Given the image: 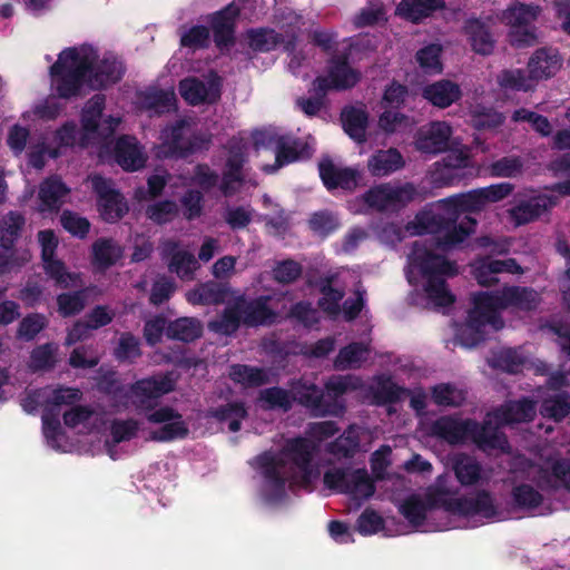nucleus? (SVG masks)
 <instances>
[{"mask_svg": "<svg viewBox=\"0 0 570 570\" xmlns=\"http://www.w3.org/2000/svg\"><path fill=\"white\" fill-rule=\"evenodd\" d=\"M485 204L482 188L440 199L434 204L435 209L417 213L414 219L405 225V232L412 236L442 233V236L434 237V243L438 248L446 250L475 233L476 220L471 216H464L458 223L459 212H479Z\"/></svg>", "mask_w": 570, "mask_h": 570, "instance_id": "nucleus-1", "label": "nucleus"}, {"mask_svg": "<svg viewBox=\"0 0 570 570\" xmlns=\"http://www.w3.org/2000/svg\"><path fill=\"white\" fill-rule=\"evenodd\" d=\"M125 73L121 60L112 55L98 62V53L91 46L67 48L50 67L52 82L61 98L77 96L83 80L91 89H104L118 82Z\"/></svg>", "mask_w": 570, "mask_h": 570, "instance_id": "nucleus-2", "label": "nucleus"}, {"mask_svg": "<svg viewBox=\"0 0 570 570\" xmlns=\"http://www.w3.org/2000/svg\"><path fill=\"white\" fill-rule=\"evenodd\" d=\"M541 302L540 294L532 287L510 285L492 292L473 295V308L469 313L468 327L460 335L463 346L473 347L483 340L482 328L487 325L494 331L503 328V309L530 312Z\"/></svg>", "mask_w": 570, "mask_h": 570, "instance_id": "nucleus-3", "label": "nucleus"}, {"mask_svg": "<svg viewBox=\"0 0 570 570\" xmlns=\"http://www.w3.org/2000/svg\"><path fill=\"white\" fill-rule=\"evenodd\" d=\"M317 443L305 438L288 440L277 454L264 452L255 458L253 465L265 479L264 492L268 500L279 499L285 492L286 481L296 474L309 482L315 473L312 459L317 451Z\"/></svg>", "mask_w": 570, "mask_h": 570, "instance_id": "nucleus-4", "label": "nucleus"}, {"mask_svg": "<svg viewBox=\"0 0 570 570\" xmlns=\"http://www.w3.org/2000/svg\"><path fill=\"white\" fill-rule=\"evenodd\" d=\"M431 433L449 444H461L472 440L483 451L509 449V442L503 433H499L489 424H480L473 420L442 416L432 423Z\"/></svg>", "mask_w": 570, "mask_h": 570, "instance_id": "nucleus-5", "label": "nucleus"}, {"mask_svg": "<svg viewBox=\"0 0 570 570\" xmlns=\"http://www.w3.org/2000/svg\"><path fill=\"white\" fill-rule=\"evenodd\" d=\"M412 261L426 278L425 291L429 298L438 306H449L454 302V296L446 287L445 277L458 274L455 263L444 256L433 253L425 243L413 244Z\"/></svg>", "mask_w": 570, "mask_h": 570, "instance_id": "nucleus-6", "label": "nucleus"}, {"mask_svg": "<svg viewBox=\"0 0 570 570\" xmlns=\"http://www.w3.org/2000/svg\"><path fill=\"white\" fill-rule=\"evenodd\" d=\"M426 197V191L413 183H382L371 187L362 195L363 202L373 210L394 214L415 200Z\"/></svg>", "mask_w": 570, "mask_h": 570, "instance_id": "nucleus-7", "label": "nucleus"}, {"mask_svg": "<svg viewBox=\"0 0 570 570\" xmlns=\"http://www.w3.org/2000/svg\"><path fill=\"white\" fill-rule=\"evenodd\" d=\"M254 146L259 148H274L275 163L264 166L267 174L276 173L281 167L291 163L307 159L312 156L311 146L291 135H281L273 130L256 131L253 135Z\"/></svg>", "mask_w": 570, "mask_h": 570, "instance_id": "nucleus-8", "label": "nucleus"}, {"mask_svg": "<svg viewBox=\"0 0 570 570\" xmlns=\"http://www.w3.org/2000/svg\"><path fill=\"white\" fill-rule=\"evenodd\" d=\"M540 13V7L515 2L503 10L501 20L510 27L509 41L512 46L522 48L537 43L533 22Z\"/></svg>", "mask_w": 570, "mask_h": 570, "instance_id": "nucleus-9", "label": "nucleus"}, {"mask_svg": "<svg viewBox=\"0 0 570 570\" xmlns=\"http://www.w3.org/2000/svg\"><path fill=\"white\" fill-rule=\"evenodd\" d=\"M324 484L355 500L368 499L375 491L374 483L365 469H331L324 474Z\"/></svg>", "mask_w": 570, "mask_h": 570, "instance_id": "nucleus-10", "label": "nucleus"}, {"mask_svg": "<svg viewBox=\"0 0 570 570\" xmlns=\"http://www.w3.org/2000/svg\"><path fill=\"white\" fill-rule=\"evenodd\" d=\"M81 392L78 389L58 387L56 390H47L48 406L42 414V431L47 443L52 449L61 448L59 441L62 439V432L59 421V412L56 406L70 405L79 401Z\"/></svg>", "mask_w": 570, "mask_h": 570, "instance_id": "nucleus-11", "label": "nucleus"}, {"mask_svg": "<svg viewBox=\"0 0 570 570\" xmlns=\"http://www.w3.org/2000/svg\"><path fill=\"white\" fill-rule=\"evenodd\" d=\"M159 155L165 158H184L197 148V141L188 120L180 119L161 130Z\"/></svg>", "mask_w": 570, "mask_h": 570, "instance_id": "nucleus-12", "label": "nucleus"}, {"mask_svg": "<svg viewBox=\"0 0 570 570\" xmlns=\"http://www.w3.org/2000/svg\"><path fill=\"white\" fill-rule=\"evenodd\" d=\"M360 79V72L351 68L346 56H335L328 62L327 76L317 77L313 81V91L318 96H325L331 89H350L354 87Z\"/></svg>", "mask_w": 570, "mask_h": 570, "instance_id": "nucleus-13", "label": "nucleus"}, {"mask_svg": "<svg viewBox=\"0 0 570 570\" xmlns=\"http://www.w3.org/2000/svg\"><path fill=\"white\" fill-rule=\"evenodd\" d=\"M147 421L161 426L150 432L149 440L156 442H170L185 439L189 428L183 415L170 406H161L147 414Z\"/></svg>", "mask_w": 570, "mask_h": 570, "instance_id": "nucleus-14", "label": "nucleus"}, {"mask_svg": "<svg viewBox=\"0 0 570 570\" xmlns=\"http://www.w3.org/2000/svg\"><path fill=\"white\" fill-rule=\"evenodd\" d=\"M175 390L171 373L156 374L137 381L130 387L134 404L141 410H153L157 401Z\"/></svg>", "mask_w": 570, "mask_h": 570, "instance_id": "nucleus-15", "label": "nucleus"}, {"mask_svg": "<svg viewBox=\"0 0 570 570\" xmlns=\"http://www.w3.org/2000/svg\"><path fill=\"white\" fill-rule=\"evenodd\" d=\"M106 97L102 94H97L90 98L83 110L81 122L85 131L88 135H96L102 140L108 139L112 136L116 128L120 124V118L109 117L108 119L99 122L102 110L105 108Z\"/></svg>", "mask_w": 570, "mask_h": 570, "instance_id": "nucleus-16", "label": "nucleus"}, {"mask_svg": "<svg viewBox=\"0 0 570 570\" xmlns=\"http://www.w3.org/2000/svg\"><path fill=\"white\" fill-rule=\"evenodd\" d=\"M294 397L304 406L311 410L317 417L333 415L340 416L344 413L345 406L337 401L326 403L322 390L313 383L298 382L293 386Z\"/></svg>", "mask_w": 570, "mask_h": 570, "instance_id": "nucleus-17", "label": "nucleus"}, {"mask_svg": "<svg viewBox=\"0 0 570 570\" xmlns=\"http://www.w3.org/2000/svg\"><path fill=\"white\" fill-rule=\"evenodd\" d=\"M298 28L289 26L286 30L277 32L271 28L250 29L247 31L249 47L256 51H271L283 47L286 51L295 49Z\"/></svg>", "mask_w": 570, "mask_h": 570, "instance_id": "nucleus-18", "label": "nucleus"}, {"mask_svg": "<svg viewBox=\"0 0 570 570\" xmlns=\"http://www.w3.org/2000/svg\"><path fill=\"white\" fill-rule=\"evenodd\" d=\"M472 275L481 286H493L499 283L498 275L508 273L521 275L524 269L519 265L515 258L492 259L483 257L476 259L472 265Z\"/></svg>", "mask_w": 570, "mask_h": 570, "instance_id": "nucleus-19", "label": "nucleus"}, {"mask_svg": "<svg viewBox=\"0 0 570 570\" xmlns=\"http://www.w3.org/2000/svg\"><path fill=\"white\" fill-rule=\"evenodd\" d=\"M318 171L323 184L328 190L336 188L353 190L357 187L361 177L356 168L337 165L328 156L320 160Z\"/></svg>", "mask_w": 570, "mask_h": 570, "instance_id": "nucleus-20", "label": "nucleus"}, {"mask_svg": "<svg viewBox=\"0 0 570 570\" xmlns=\"http://www.w3.org/2000/svg\"><path fill=\"white\" fill-rule=\"evenodd\" d=\"M452 129L445 121H432L421 127L415 137V148L430 155L443 153L449 147Z\"/></svg>", "mask_w": 570, "mask_h": 570, "instance_id": "nucleus-21", "label": "nucleus"}, {"mask_svg": "<svg viewBox=\"0 0 570 570\" xmlns=\"http://www.w3.org/2000/svg\"><path fill=\"white\" fill-rule=\"evenodd\" d=\"M534 414L535 405L532 401H513L508 402L507 404L502 405L500 409H497L491 413H488L483 423L484 425H488L489 423V426L495 428L499 433H502L500 431V426L505 424L531 421Z\"/></svg>", "mask_w": 570, "mask_h": 570, "instance_id": "nucleus-22", "label": "nucleus"}, {"mask_svg": "<svg viewBox=\"0 0 570 570\" xmlns=\"http://www.w3.org/2000/svg\"><path fill=\"white\" fill-rule=\"evenodd\" d=\"M164 259L168 261V268L181 279H193L194 272L199 263L191 252L181 249L179 243L173 239L164 240L160 245Z\"/></svg>", "mask_w": 570, "mask_h": 570, "instance_id": "nucleus-23", "label": "nucleus"}, {"mask_svg": "<svg viewBox=\"0 0 570 570\" xmlns=\"http://www.w3.org/2000/svg\"><path fill=\"white\" fill-rule=\"evenodd\" d=\"M271 299V296H261L254 299L237 298L243 325L258 327L275 323L277 314L268 305Z\"/></svg>", "mask_w": 570, "mask_h": 570, "instance_id": "nucleus-24", "label": "nucleus"}, {"mask_svg": "<svg viewBox=\"0 0 570 570\" xmlns=\"http://www.w3.org/2000/svg\"><path fill=\"white\" fill-rule=\"evenodd\" d=\"M552 207L551 198L546 195H537L520 199L508 213L515 226H522L539 219Z\"/></svg>", "mask_w": 570, "mask_h": 570, "instance_id": "nucleus-25", "label": "nucleus"}, {"mask_svg": "<svg viewBox=\"0 0 570 570\" xmlns=\"http://www.w3.org/2000/svg\"><path fill=\"white\" fill-rule=\"evenodd\" d=\"M117 163L127 171H135L145 166L147 157L138 140L131 136L120 137L115 147Z\"/></svg>", "mask_w": 570, "mask_h": 570, "instance_id": "nucleus-26", "label": "nucleus"}, {"mask_svg": "<svg viewBox=\"0 0 570 570\" xmlns=\"http://www.w3.org/2000/svg\"><path fill=\"white\" fill-rule=\"evenodd\" d=\"M239 14V9L229 4L212 17V29L214 40L218 48L228 47L234 43L235 19Z\"/></svg>", "mask_w": 570, "mask_h": 570, "instance_id": "nucleus-27", "label": "nucleus"}, {"mask_svg": "<svg viewBox=\"0 0 570 570\" xmlns=\"http://www.w3.org/2000/svg\"><path fill=\"white\" fill-rule=\"evenodd\" d=\"M70 189L58 176L45 179L39 187L40 212H56L63 205Z\"/></svg>", "mask_w": 570, "mask_h": 570, "instance_id": "nucleus-28", "label": "nucleus"}, {"mask_svg": "<svg viewBox=\"0 0 570 570\" xmlns=\"http://www.w3.org/2000/svg\"><path fill=\"white\" fill-rule=\"evenodd\" d=\"M404 166L405 160L396 148L376 150L367 160V170L373 177L391 175Z\"/></svg>", "mask_w": 570, "mask_h": 570, "instance_id": "nucleus-29", "label": "nucleus"}, {"mask_svg": "<svg viewBox=\"0 0 570 570\" xmlns=\"http://www.w3.org/2000/svg\"><path fill=\"white\" fill-rule=\"evenodd\" d=\"M534 480L541 490L559 487L570 489V459L557 460L549 468L539 469Z\"/></svg>", "mask_w": 570, "mask_h": 570, "instance_id": "nucleus-30", "label": "nucleus"}, {"mask_svg": "<svg viewBox=\"0 0 570 570\" xmlns=\"http://www.w3.org/2000/svg\"><path fill=\"white\" fill-rule=\"evenodd\" d=\"M472 50L481 56H489L493 52L495 40L488 24L479 19H469L464 26Z\"/></svg>", "mask_w": 570, "mask_h": 570, "instance_id": "nucleus-31", "label": "nucleus"}, {"mask_svg": "<svg viewBox=\"0 0 570 570\" xmlns=\"http://www.w3.org/2000/svg\"><path fill=\"white\" fill-rule=\"evenodd\" d=\"M423 97L432 105L445 108L460 99L461 89L450 80H439L424 87Z\"/></svg>", "mask_w": 570, "mask_h": 570, "instance_id": "nucleus-32", "label": "nucleus"}, {"mask_svg": "<svg viewBox=\"0 0 570 570\" xmlns=\"http://www.w3.org/2000/svg\"><path fill=\"white\" fill-rule=\"evenodd\" d=\"M367 112L364 108L345 107L341 112V120L345 132L355 141L364 142L367 127Z\"/></svg>", "mask_w": 570, "mask_h": 570, "instance_id": "nucleus-33", "label": "nucleus"}, {"mask_svg": "<svg viewBox=\"0 0 570 570\" xmlns=\"http://www.w3.org/2000/svg\"><path fill=\"white\" fill-rule=\"evenodd\" d=\"M456 510L463 515H481L492 518L495 514L493 500L488 492H479L469 498H461L456 501Z\"/></svg>", "mask_w": 570, "mask_h": 570, "instance_id": "nucleus-34", "label": "nucleus"}, {"mask_svg": "<svg viewBox=\"0 0 570 570\" xmlns=\"http://www.w3.org/2000/svg\"><path fill=\"white\" fill-rule=\"evenodd\" d=\"M499 87L508 91H530L535 82L528 69H504L497 76Z\"/></svg>", "mask_w": 570, "mask_h": 570, "instance_id": "nucleus-35", "label": "nucleus"}, {"mask_svg": "<svg viewBox=\"0 0 570 570\" xmlns=\"http://www.w3.org/2000/svg\"><path fill=\"white\" fill-rule=\"evenodd\" d=\"M26 218L18 212H9L0 219V247L11 250L21 235Z\"/></svg>", "mask_w": 570, "mask_h": 570, "instance_id": "nucleus-36", "label": "nucleus"}, {"mask_svg": "<svg viewBox=\"0 0 570 570\" xmlns=\"http://www.w3.org/2000/svg\"><path fill=\"white\" fill-rule=\"evenodd\" d=\"M370 347L367 344L354 342L340 350L334 360V367L338 371L358 368L367 360Z\"/></svg>", "mask_w": 570, "mask_h": 570, "instance_id": "nucleus-37", "label": "nucleus"}, {"mask_svg": "<svg viewBox=\"0 0 570 570\" xmlns=\"http://www.w3.org/2000/svg\"><path fill=\"white\" fill-rule=\"evenodd\" d=\"M203 325L195 317H179L167 325L166 335L169 338L193 342L202 336Z\"/></svg>", "mask_w": 570, "mask_h": 570, "instance_id": "nucleus-38", "label": "nucleus"}, {"mask_svg": "<svg viewBox=\"0 0 570 570\" xmlns=\"http://www.w3.org/2000/svg\"><path fill=\"white\" fill-rule=\"evenodd\" d=\"M332 282V276L320 279L317 285L322 297L318 301V306L328 316L337 317L341 313L340 302L343 299L345 292L343 288L333 287Z\"/></svg>", "mask_w": 570, "mask_h": 570, "instance_id": "nucleus-39", "label": "nucleus"}, {"mask_svg": "<svg viewBox=\"0 0 570 570\" xmlns=\"http://www.w3.org/2000/svg\"><path fill=\"white\" fill-rule=\"evenodd\" d=\"M529 71L534 82L540 78H549L560 68L557 55H549L546 49L537 50L528 63Z\"/></svg>", "mask_w": 570, "mask_h": 570, "instance_id": "nucleus-40", "label": "nucleus"}, {"mask_svg": "<svg viewBox=\"0 0 570 570\" xmlns=\"http://www.w3.org/2000/svg\"><path fill=\"white\" fill-rule=\"evenodd\" d=\"M432 502L420 494H411L400 505V512L414 527L423 524Z\"/></svg>", "mask_w": 570, "mask_h": 570, "instance_id": "nucleus-41", "label": "nucleus"}, {"mask_svg": "<svg viewBox=\"0 0 570 570\" xmlns=\"http://www.w3.org/2000/svg\"><path fill=\"white\" fill-rule=\"evenodd\" d=\"M442 6V0H402L396 11L405 19L416 22Z\"/></svg>", "mask_w": 570, "mask_h": 570, "instance_id": "nucleus-42", "label": "nucleus"}, {"mask_svg": "<svg viewBox=\"0 0 570 570\" xmlns=\"http://www.w3.org/2000/svg\"><path fill=\"white\" fill-rule=\"evenodd\" d=\"M240 324H243L242 317L235 301L228 304L219 316L208 323V328L220 335H232L239 328Z\"/></svg>", "mask_w": 570, "mask_h": 570, "instance_id": "nucleus-43", "label": "nucleus"}, {"mask_svg": "<svg viewBox=\"0 0 570 570\" xmlns=\"http://www.w3.org/2000/svg\"><path fill=\"white\" fill-rule=\"evenodd\" d=\"M453 469L460 483L463 485L475 484L481 478V465L472 456L456 454L453 459Z\"/></svg>", "mask_w": 570, "mask_h": 570, "instance_id": "nucleus-44", "label": "nucleus"}, {"mask_svg": "<svg viewBox=\"0 0 570 570\" xmlns=\"http://www.w3.org/2000/svg\"><path fill=\"white\" fill-rule=\"evenodd\" d=\"M540 413L544 417L561 421L570 413V395L566 392H556L548 395L542 401Z\"/></svg>", "mask_w": 570, "mask_h": 570, "instance_id": "nucleus-45", "label": "nucleus"}, {"mask_svg": "<svg viewBox=\"0 0 570 570\" xmlns=\"http://www.w3.org/2000/svg\"><path fill=\"white\" fill-rule=\"evenodd\" d=\"M226 291L214 282L199 285L188 293V302L199 305H218L225 302Z\"/></svg>", "mask_w": 570, "mask_h": 570, "instance_id": "nucleus-46", "label": "nucleus"}, {"mask_svg": "<svg viewBox=\"0 0 570 570\" xmlns=\"http://www.w3.org/2000/svg\"><path fill=\"white\" fill-rule=\"evenodd\" d=\"M358 445L357 428L351 425L341 436L327 445V451L337 459L352 458L357 451Z\"/></svg>", "mask_w": 570, "mask_h": 570, "instance_id": "nucleus-47", "label": "nucleus"}, {"mask_svg": "<svg viewBox=\"0 0 570 570\" xmlns=\"http://www.w3.org/2000/svg\"><path fill=\"white\" fill-rule=\"evenodd\" d=\"M229 377L245 387L261 386L267 381L264 370L243 364L230 366Z\"/></svg>", "mask_w": 570, "mask_h": 570, "instance_id": "nucleus-48", "label": "nucleus"}, {"mask_svg": "<svg viewBox=\"0 0 570 570\" xmlns=\"http://www.w3.org/2000/svg\"><path fill=\"white\" fill-rule=\"evenodd\" d=\"M95 263L102 268L114 265L121 257V248L111 239H98L92 245Z\"/></svg>", "mask_w": 570, "mask_h": 570, "instance_id": "nucleus-49", "label": "nucleus"}, {"mask_svg": "<svg viewBox=\"0 0 570 570\" xmlns=\"http://www.w3.org/2000/svg\"><path fill=\"white\" fill-rule=\"evenodd\" d=\"M176 101L173 90L150 89L144 94L142 104L147 109L157 114L169 111Z\"/></svg>", "mask_w": 570, "mask_h": 570, "instance_id": "nucleus-50", "label": "nucleus"}, {"mask_svg": "<svg viewBox=\"0 0 570 570\" xmlns=\"http://www.w3.org/2000/svg\"><path fill=\"white\" fill-rule=\"evenodd\" d=\"M179 92L188 104L196 106L207 99L209 89L203 80L189 77L179 82Z\"/></svg>", "mask_w": 570, "mask_h": 570, "instance_id": "nucleus-51", "label": "nucleus"}, {"mask_svg": "<svg viewBox=\"0 0 570 570\" xmlns=\"http://www.w3.org/2000/svg\"><path fill=\"white\" fill-rule=\"evenodd\" d=\"M414 120L393 109L385 110L379 117V127L386 134H394L411 129Z\"/></svg>", "mask_w": 570, "mask_h": 570, "instance_id": "nucleus-52", "label": "nucleus"}, {"mask_svg": "<svg viewBox=\"0 0 570 570\" xmlns=\"http://www.w3.org/2000/svg\"><path fill=\"white\" fill-rule=\"evenodd\" d=\"M513 503L525 510H532L541 505L543 495L530 484L521 483L512 489Z\"/></svg>", "mask_w": 570, "mask_h": 570, "instance_id": "nucleus-53", "label": "nucleus"}, {"mask_svg": "<svg viewBox=\"0 0 570 570\" xmlns=\"http://www.w3.org/2000/svg\"><path fill=\"white\" fill-rule=\"evenodd\" d=\"M432 399L441 406H459L465 400V394L450 383H442L433 387Z\"/></svg>", "mask_w": 570, "mask_h": 570, "instance_id": "nucleus-54", "label": "nucleus"}, {"mask_svg": "<svg viewBox=\"0 0 570 570\" xmlns=\"http://www.w3.org/2000/svg\"><path fill=\"white\" fill-rule=\"evenodd\" d=\"M524 163L519 156H505L490 165L491 175L494 177H517L522 174Z\"/></svg>", "mask_w": 570, "mask_h": 570, "instance_id": "nucleus-55", "label": "nucleus"}, {"mask_svg": "<svg viewBox=\"0 0 570 570\" xmlns=\"http://www.w3.org/2000/svg\"><path fill=\"white\" fill-rule=\"evenodd\" d=\"M254 215V209L247 206H226L223 217L225 223L234 230L246 228Z\"/></svg>", "mask_w": 570, "mask_h": 570, "instance_id": "nucleus-56", "label": "nucleus"}, {"mask_svg": "<svg viewBox=\"0 0 570 570\" xmlns=\"http://www.w3.org/2000/svg\"><path fill=\"white\" fill-rule=\"evenodd\" d=\"M308 225L315 234L326 237L340 227V220L333 213L321 210L312 215Z\"/></svg>", "mask_w": 570, "mask_h": 570, "instance_id": "nucleus-57", "label": "nucleus"}, {"mask_svg": "<svg viewBox=\"0 0 570 570\" xmlns=\"http://www.w3.org/2000/svg\"><path fill=\"white\" fill-rule=\"evenodd\" d=\"M48 324V320L42 314H29L21 320L17 330L19 338L33 340Z\"/></svg>", "mask_w": 570, "mask_h": 570, "instance_id": "nucleus-58", "label": "nucleus"}, {"mask_svg": "<svg viewBox=\"0 0 570 570\" xmlns=\"http://www.w3.org/2000/svg\"><path fill=\"white\" fill-rule=\"evenodd\" d=\"M362 387V380L355 375H333L325 383V389L330 394L338 397L348 391H355Z\"/></svg>", "mask_w": 570, "mask_h": 570, "instance_id": "nucleus-59", "label": "nucleus"}, {"mask_svg": "<svg viewBox=\"0 0 570 570\" xmlns=\"http://www.w3.org/2000/svg\"><path fill=\"white\" fill-rule=\"evenodd\" d=\"M259 401L266 409H282L287 411L292 407V399L286 390L269 387L261 392Z\"/></svg>", "mask_w": 570, "mask_h": 570, "instance_id": "nucleus-60", "label": "nucleus"}, {"mask_svg": "<svg viewBox=\"0 0 570 570\" xmlns=\"http://www.w3.org/2000/svg\"><path fill=\"white\" fill-rule=\"evenodd\" d=\"M98 204L100 215L106 222H116L128 212L127 203L121 195L98 200Z\"/></svg>", "mask_w": 570, "mask_h": 570, "instance_id": "nucleus-61", "label": "nucleus"}, {"mask_svg": "<svg viewBox=\"0 0 570 570\" xmlns=\"http://www.w3.org/2000/svg\"><path fill=\"white\" fill-rule=\"evenodd\" d=\"M440 46L430 45L417 51L416 61L425 72L439 73L442 70V65L440 62Z\"/></svg>", "mask_w": 570, "mask_h": 570, "instance_id": "nucleus-62", "label": "nucleus"}, {"mask_svg": "<svg viewBox=\"0 0 570 570\" xmlns=\"http://www.w3.org/2000/svg\"><path fill=\"white\" fill-rule=\"evenodd\" d=\"M139 340L131 333H122L118 346L115 348V356L118 361H132L140 356Z\"/></svg>", "mask_w": 570, "mask_h": 570, "instance_id": "nucleus-63", "label": "nucleus"}, {"mask_svg": "<svg viewBox=\"0 0 570 570\" xmlns=\"http://www.w3.org/2000/svg\"><path fill=\"white\" fill-rule=\"evenodd\" d=\"M178 213V207L173 200H163L149 205L146 208V215L157 224L170 222Z\"/></svg>", "mask_w": 570, "mask_h": 570, "instance_id": "nucleus-64", "label": "nucleus"}]
</instances>
